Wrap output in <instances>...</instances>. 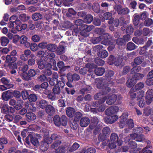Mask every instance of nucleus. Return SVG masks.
<instances>
[{"mask_svg":"<svg viewBox=\"0 0 153 153\" xmlns=\"http://www.w3.org/2000/svg\"><path fill=\"white\" fill-rule=\"evenodd\" d=\"M90 120L87 117L82 118L80 121V125L82 127L87 126L90 123Z\"/></svg>","mask_w":153,"mask_h":153,"instance_id":"nucleus-14","label":"nucleus"},{"mask_svg":"<svg viewBox=\"0 0 153 153\" xmlns=\"http://www.w3.org/2000/svg\"><path fill=\"white\" fill-rule=\"evenodd\" d=\"M28 121L33 120L36 118V115L33 112H28L25 115Z\"/></svg>","mask_w":153,"mask_h":153,"instance_id":"nucleus-30","label":"nucleus"},{"mask_svg":"<svg viewBox=\"0 0 153 153\" xmlns=\"http://www.w3.org/2000/svg\"><path fill=\"white\" fill-rule=\"evenodd\" d=\"M76 121L74 120L72 122L70 123V126L71 128L74 130H76L78 127V124L76 123Z\"/></svg>","mask_w":153,"mask_h":153,"instance_id":"nucleus-56","label":"nucleus"},{"mask_svg":"<svg viewBox=\"0 0 153 153\" xmlns=\"http://www.w3.org/2000/svg\"><path fill=\"white\" fill-rule=\"evenodd\" d=\"M144 24L146 27H149L153 25V21L150 18H148L144 21Z\"/></svg>","mask_w":153,"mask_h":153,"instance_id":"nucleus-52","label":"nucleus"},{"mask_svg":"<svg viewBox=\"0 0 153 153\" xmlns=\"http://www.w3.org/2000/svg\"><path fill=\"white\" fill-rule=\"evenodd\" d=\"M116 57L113 55H110L108 58L107 60V62L109 65L114 64L115 62V60Z\"/></svg>","mask_w":153,"mask_h":153,"instance_id":"nucleus-45","label":"nucleus"},{"mask_svg":"<svg viewBox=\"0 0 153 153\" xmlns=\"http://www.w3.org/2000/svg\"><path fill=\"white\" fill-rule=\"evenodd\" d=\"M114 74V72L112 70H108L106 71L104 78L108 81L107 84L108 86H111L114 84V82L111 80L112 79L111 77L113 76Z\"/></svg>","mask_w":153,"mask_h":153,"instance_id":"nucleus-4","label":"nucleus"},{"mask_svg":"<svg viewBox=\"0 0 153 153\" xmlns=\"http://www.w3.org/2000/svg\"><path fill=\"white\" fill-rule=\"evenodd\" d=\"M92 89V87L90 85H88L86 87L80 90L81 93L83 95L85 94L88 93Z\"/></svg>","mask_w":153,"mask_h":153,"instance_id":"nucleus-39","label":"nucleus"},{"mask_svg":"<svg viewBox=\"0 0 153 153\" xmlns=\"http://www.w3.org/2000/svg\"><path fill=\"white\" fill-rule=\"evenodd\" d=\"M66 147L65 146H61L56 149L55 153H65L66 151Z\"/></svg>","mask_w":153,"mask_h":153,"instance_id":"nucleus-40","label":"nucleus"},{"mask_svg":"<svg viewBox=\"0 0 153 153\" xmlns=\"http://www.w3.org/2000/svg\"><path fill=\"white\" fill-rule=\"evenodd\" d=\"M108 116L104 118V121L106 123L112 124L117 120L118 117L116 115H108Z\"/></svg>","mask_w":153,"mask_h":153,"instance_id":"nucleus-7","label":"nucleus"},{"mask_svg":"<svg viewBox=\"0 0 153 153\" xmlns=\"http://www.w3.org/2000/svg\"><path fill=\"white\" fill-rule=\"evenodd\" d=\"M93 11L97 13H99L100 12V7L99 4L97 2H94L92 6Z\"/></svg>","mask_w":153,"mask_h":153,"instance_id":"nucleus-32","label":"nucleus"},{"mask_svg":"<svg viewBox=\"0 0 153 153\" xmlns=\"http://www.w3.org/2000/svg\"><path fill=\"white\" fill-rule=\"evenodd\" d=\"M95 74L98 76H101L105 72V69L103 68H96L94 70Z\"/></svg>","mask_w":153,"mask_h":153,"instance_id":"nucleus-21","label":"nucleus"},{"mask_svg":"<svg viewBox=\"0 0 153 153\" xmlns=\"http://www.w3.org/2000/svg\"><path fill=\"white\" fill-rule=\"evenodd\" d=\"M32 19L35 21L41 20L43 18L42 15L39 13H36L32 16Z\"/></svg>","mask_w":153,"mask_h":153,"instance_id":"nucleus-29","label":"nucleus"},{"mask_svg":"<svg viewBox=\"0 0 153 153\" xmlns=\"http://www.w3.org/2000/svg\"><path fill=\"white\" fill-rule=\"evenodd\" d=\"M146 98L147 103L148 105L150 104L153 101V89H150L147 91Z\"/></svg>","mask_w":153,"mask_h":153,"instance_id":"nucleus-8","label":"nucleus"},{"mask_svg":"<svg viewBox=\"0 0 153 153\" xmlns=\"http://www.w3.org/2000/svg\"><path fill=\"white\" fill-rule=\"evenodd\" d=\"M21 96V93L19 91L16 90L13 91L12 90H10V98L11 97H13L19 98Z\"/></svg>","mask_w":153,"mask_h":153,"instance_id":"nucleus-34","label":"nucleus"},{"mask_svg":"<svg viewBox=\"0 0 153 153\" xmlns=\"http://www.w3.org/2000/svg\"><path fill=\"white\" fill-rule=\"evenodd\" d=\"M95 62L99 66H102L105 63L104 60L99 57H97L95 58Z\"/></svg>","mask_w":153,"mask_h":153,"instance_id":"nucleus-44","label":"nucleus"},{"mask_svg":"<svg viewBox=\"0 0 153 153\" xmlns=\"http://www.w3.org/2000/svg\"><path fill=\"white\" fill-rule=\"evenodd\" d=\"M85 67L90 69L96 68L97 67L96 65L93 63H88L85 65Z\"/></svg>","mask_w":153,"mask_h":153,"instance_id":"nucleus-64","label":"nucleus"},{"mask_svg":"<svg viewBox=\"0 0 153 153\" xmlns=\"http://www.w3.org/2000/svg\"><path fill=\"white\" fill-rule=\"evenodd\" d=\"M137 65H134L131 70L130 74H134L140 71L141 70V68L140 66Z\"/></svg>","mask_w":153,"mask_h":153,"instance_id":"nucleus-31","label":"nucleus"},{"mask_svg":"<svg viewBox=\"0 0 153 153\" xmlns=\"http://www.w3.org/2000/svg\"><path fill=\"white\" fill-rule=\"evenodd\" d=\"M103 95L102 92H99L95 94L94 96V98L95 100H99L100 99L104 97H103Z\"/></svg>","mask_w":153,"mask_h":153,"instance_id":"nucleus-58","label":"nucleus"},{"mask_svg":"<svg viewBox=\"0 0 153 153\" xmlns=\"http://www.w3.org/2000/svg\"><path fill=\"white\" fill-rule=\"evenodd\" d=\"M107 99V97L104 96L102 98L100 99L98 101L92 102L91 103V106L94 107H98L100 105L103 103Z\"/></svg>","mask_w":153,"mask_h":153,"instance_id":"nucleus-15","label":"nucleus"},{"mask_svg":"<svg viewBox=\"0 0 153 153\" xmlns=\"http://www.w3.org/2000/svg\"><path fill=\"white\" fill-rule=\"evenodd\" d=\"M129 12V9L127 8H122L119 13L118 14L119 15H124L127 14Z\"/></svg>","mask_w":153,"mask_h":153,"instance_id":"nucleus-50","label":"nucleus"},{"mask_svg":"<svg viewBox=\"0 0 153 153\" xmlns=\"http://www.w3.org/2000/svg\"><path fill=\"white\" fill-rule=\"evenodd\" d=\"M85 21L88 23L91 22L93 20V16L90 14H88L85 18Z\"/></svg>","mask_w":153,"mask_h":153,"instance_id":"nucleus-59","label":"nucleus"},{"mask_svg":"<svg viewBox=\"0 0 153 153\" xmlns=\"http://www.w3.org/2000/svg\"><path fill=\"white\" fill-rule=\"evenodd\" d=\"M75 111V110L74 108L70 107L67 108L66 114L69 117L71 118L74 116Z\"/></svg>","mask_w":153,"mask_h":153,"instance_id":"nucleus-18","label":"nucleus"},{"mask_svg":"<svg viewBox=\"0 0 153 153\" xmlns=\"http://www.w3.org/2000/svg\"><path fill=\"white\" fill-rule=\"evenodd\" d=\"M123 58L122 56L116 57L114 64L116 66L120 65L123 61Z\"/></svg>","mask_w":153,"mask_h":153,"instance_id":"nucleus-38","label":"nucleus"},{"mask_svg":"<svg viewBox=\"0 0 153 153\" xmlns=\"http://www.w3.org/2000/svg\"><path fill=\"white\" fill-rule=\"evenodd\" d=\"M103 17L105 19L108 20V24L110 25L113 23L114 18L112 17V14L110 13L107 12L104 13Z\"/></svg>","mask_w":153,"mask_h":153,"instance_id":"nucleus-10","label":"nucleus"},{"mask_svg":"<svg viewBox=\"0 0 153 153\" xmlns=\"http://www.w3.org/2000/svg\"><path fill=\"white\" fill-rule=\"evenodd\" d=\"M38 67L40 70L43 69L45 68V62L42 59L38 60L37 62Z\"/></svg>","mask_w":153,"mask_h":153,"instance_id":"nucleus-41","label":"nucleus"},{"mask_svg":"<svg viewBox=\"0 0 153 153\" xmlns=\"http://www.w3.org/2000/svg\"><path fill=\"white\" fill-rule=\"evenodd\" d=\"M137 47L132 42H128L126 45V50L128 51L134 50Z\"/></svg>","mask_w":153,"mask_h":153,"instance_id":"nucleus-33","label":"nucleus"},{"mask_svg":"<svg viewBox=\"0 0 153 153\" xmlns=\"http://www.w3.org/2000/svg\"><path fill=\"white\" fill-rule=\"evenodd\" d=\"M19 19L22 22H26L30 20V16L28 15L25 13H23L19 15Z\"/></svg>","mask_w":153,"mask_h":153,"instance_id":"nucleus-28","label":"nucleus"},{"mask_svg":"<svg viewBox=\"0 0 153 153\" xmlns=\"http://www.w3.org/2000/svg\"><path fill=\"white\" fill-rule=\"evenodd\" d=\"M144 59V58L143 56H138L134 58L133 62H132L131 63V65L132 66L140 65L143 62Z\"/></svg>","mask_w":153,"mask_h":153,"instance_id":"nucleus-13","label":"nucleus"},{"mask_svg":"<svg viewBox=\"0 0 153 153\" xmlns=\"http://www.w3.org/2000/svg\"><path fill=\"white\" fill-rule=\"evenodd\" d=\"M0 81L4 85L10 86V81L6 78L5 77L2 78L0 79Z\"/></svg>","mask_w":153,"mask_h":153,"instance_id":"nucleus-61","label":"nucleus"},{"mask_svg":"<svg viewBox=\"0 0 153 153\" xmlns=\"http://www.w3.org/2000/svg\"><path fill=\"white\" fill-rule=\"evenodd\" d=\"M16 60V58L15 56H10V68H17V66L15 62Z\"/></svg>","mask_w":153,"mask_h":153,"instance_id":"nucleus-27","label":"nucleus"},{"mask_svg":"<svg viewBox=\"0 0 153 153\" xmlns=\"http://www.w3.org/2000/svg\"><path fill=\"white\" fill-rule=\"evenodd\" d=\"M116 43L117 45L120 46H124L126 45L125 42L122 38H118L116 40Z\"/></svg>","mask_w":153,"mask_h":153,"instance_id":"nucleus-46","label":"nucleus"},{"mask_svg":"<svg viewBox=\"0 0 153 153\" xmlns=\"http://www.w3.org/2000/svg\"><path fill=\"white\" fill-rule=\"evenodd\" d=\"M37 103V105L39 107L42 109H45L48 105V102L44 99L41 100Z\"/></svg>","mask_w":153,"mask_h":153,"instance_id":"nucleus-16","label":"nucleus"},{"mask_svg":"<svg viewBox=\"0 0 153 153\" xmlns=\"http://www.w3.org/2000/svg\"><path fill=\"white\" fill-rule=\"evenodd\" d=\"M29 100L31 102H35L37 99V97L35 94H31L29 95Z\"/></svg>","mask_w":153,"mask_h":153,"instance_id":"nucleus-49","label":"nucleus"},{"mask_svg":"<svg viewBox=\"0 0 153 153\" xmlns=\"http://www.w3.org/2000/svg\"><path fill=\"white\" fill-rule=\"evenodd\" d=\"M66 77L68 80L66 82V85L70 88L74 87V85L71 83L73 81H78L80 79V76L78 74L76 73L72 74L70 73L67 74Z\"/></svg>","mask_w":153,"mask_h":153,"instance_id":"nucleus-2","label":"nucleus"},{"mask_svg":"<svg viewBox=\"0 0 153 153\" xmlns=\"http://www.w3.org/2000/svg\"><path fill=\"white\" fill-rule=\"evenodd\" d=\"M47 77L44 74H42L38 76L37 78V81L39 82H45L46 80Z\"/></svg>","mask_w":153,"mask_h":153,"instance_id":"nucleus-42","label":"nucleus"},{"mask_svg":"<svg viewBox=\"0 0 153 153\" xmlns=\"http://www.w3.org/2000/svg\"><path fill=\"white\" fill-rule=\"evenodd\" d=\"M79 147V144L76 142L74 143L70 148L69 151L71 152L76 150Z\"/></svg>","mask_w":153,"mask_h":153,"instance_id":"nucleus-60","label":"nucleus"},{"mask_svg":"<svg viewBox=\"0 0 153 153\" xmlns=\"http://www.w3.org/2000/svg\"><path fill=\"white\" fill-rule=\"evenodd\" d=\"M136 82L137 81L133 77H129L126 82V85L128 87L130 88L133 86Z\"/></svg>","mask_w":153,"mask_h":153,"instance_id":"nucleus-19","label":"nucleus"},{"mask_svg":"<svg viewBox=\"0 0 153 153\" xmlns=\"http://www.w3.org/2000/svg\"><path fill=\"white\" fill-rule=\"evenodd\" d=\"M27 38L26 36L23 35L20 38V42L21 44H23L26 47H28L30 45V43L27 41Z\"/></svg>","mask_w":153,"mask_h":153,"instance_id":"nucleus-17","label":"nucleus"},{"mask_svg":"<svg viewBox=\"0 0 153 153\" xmlns=\"http://www.w3.org/2000/svg\"><path fill=\"white\" fill-rule=\"evenodd\" d=\"M140 16L137 14H135L133 16V23L134 25L137 26L140 23Z\"/></svg>","mask_w":153,"mask_h":153,"instance_id":"nucleus-26","label":"nucleus"},{"mask_svg":"<svg viewBox=\"0 0 153 153\" xmlns=\"http://www.w3.org/2000/svg\"><path fill=\"white\" fill-rule=\"evenodd\" d=\"M58 77L57 75H53L52 77L50 80L49 82L50 84L51 85H56L58 83Z\"/></svg>","mask_w":153,"mask_h":153,"instance_id":"nucleus-20","label":"nucleus"},{"mask_svg":"<svg viewBox=\"0 0 153 153\" xmlns=\"http://www.w3.org/2000/svg\"><path fill=\"white\" fill-rule=\"evenodd\" d=\"M21 94L23 100H26L28 98L29 94L27 90H24L22 91Z\"/></svg>","mask_w":153,"mask_h":153,"instance_id":"nucleus-63","label":"nucleus"},{"mask_svg":"<svg viewBox=\"0 0 153 153\" xmlns=\"http://www.w3.org/2000/svg\"><path fill=\"white\" fill-rule=\"evenodd\" d=\"M57 66L61 72H64L71 68L69 65H66L64 62L62 61H59L57 62Z\"/></svg>","mask_w":153,"mask_h":153,"instance_id":"nucleus-9","label":"nucleus"},{"mask_svg":"<svg viewBox=\"0 0 153 153\" xmlns=\"http://www.w3.org/2000/svg\"><path fill=\"white\" fill-rule=\"evenodd\" d=\"M94 31L95 33L100 35L104 34L105 32V30L101 28H97L95 29Z\"/></svg>","mask_w":153,"mask_h":153,"instance_id":"nucleus-55","label":"nucleus"},{"mask_svg":"<svg viewBox=\"0 0 153 153\" xmlns=\"http://www.w3.org/2000/svg\"><path fill=\"white\" fill-rule=\"evenodd\" d=\"M57 48V45L54 44L49 43L48 44L47 49L51 52H55Z\"/></svg>","mask_w":153,"mask_h":153,"instance_id":"nucleus-35","label":"nucleus"},{"mask_svg":"<svg viewBox=\"0 0 153 153\" xmlns=\"http://www.w3.org/2000/svg\"><path fill=\"white\" fill-rule=\"evenodd\" d=\"M98 56L101 58H105L108 56V52L105 50H101L97 53Z\"/></svg>","mask_w":153,"mask_h":153,"instance_id":"nucleus-24","label":"nucleus"},{"mask_svg":"<svg viewBox=\"0 0 153 153\" xmlns=\"http://www.w3.org/2000/svg\"><path fill=\"white\" fill-rule=\"evenodd\" d=\"M25 142L28 145H30L31 143L33 145L36 146H37L39 145L38 139L31 134H29L25 138Z\"/></svg>","mask_w":153,"mask_h":153,"instance_id":"nucleus-3","label":"nucleus"},{"mask_svg":"<svg viewBox=\"0 0 153 153\" xmlns=\"http://www.w3.org/2000/svg\"><path fill=\"white\" fill-rule=\"evenodd\" d=\"M134 28L132 25H128L126 27V33H128L131 34L134 32Z\"/></svg>","mask_w":153,"mask_h":153,"instance_id":"nucleus-51","label":"nucleus"},{"mask_svg":"<svg viewBox=\"0 0 153 153\" xmlns=\"http://www.w3.org/2000/svg\"><path fill=\"white\" fill-rule=\"evenodd\" d=\"M117 95L114 94H112L109 96L106 102V103L109 105H111L114 104L117 100Z\"/></svg>","mask_w":153,"mask_h":153,"instance_id":"nucleus-11","label":"nucleus"},{"mask_svg":"<svg viewBox=\"0 0 153 153\" xmlns=\"http://www.w3.org/2000/svg\"><path fill=\"white\" fill-rule=\"evenodd\" d=\"M110 141L116 143L119 146H121L122 144V141L119 139L117 134L115 133H112L111 134Z\"/></svg>","mask_w":153,"mask_h":153,"instance_id":"nucleus-5","label":"nucleus"},{"mask_svg":"<svg viewBox=\"0 0 153 153\" xmlns=\"http://www.w3.org/2000/svg\"><path fill=\"white\" fill-rule=\"evenodd\" d=\"M144 75L142 74L137 73L134 74L133 76L137 81V80L142 79L144 77Z\"/></svg>","mask_w":153,"mask_h":153,"instance_id":"nucleus-47","label":"nucleus"},{"mask_svg":"<svg viewBox=\"0 0 153 153\" xmlns=\"http://www.w3.org/2000/svg\"><path fill=\"white\" fill-rule=\"evenodd\" d=\"M1 45L4 46L7 45L9 42L8 39L5 37H1Z\"/></svg>","mask_w":153,"mask_h":153,"instance_id":"nucleus-48","label":"nucleus"},{"mask_svg":"<svg viewBox=\"0 0 153 153\" xmlns=\"http://www.w3.org/2000/svg\"><path fill=\"white\" fill-rule=\"evenodd\" d=\"M39 145L40 149L42 152L46 151L48 149L49 145L45 141H41Z\"/></svg>","mask_w":153,"mask_h":153,"instance_id":"nucleus-23","label":"nucleus"},{"mask_svg":"<svg viewBox=\"0 0 153 153\" xmlns=\"http://www.w3.org/2000/svg\"><path fill=\"white\" fill-rule=\"evenodd\" d=\"M45 111L48 115L52 116L55 112V109L52 105L48 104L45 108Z\"/></svg>","mask_w":153,"mask_h":153,"instance_id":"nucleus-12","label":"nucleus"},{"mask_svg":"<svg viewBox=\"0 0 153 153\" xmlns=\"http://www.w3.org/2000/svg\"><path fill=\"white\" fill-rule=\"evenodd\" d=\"M65 51V47L62 45H59L57 46V48L55 51L56 53L58 55H60L63 54Z\"/></svg>","mask_w":153,"mask_h":153,"instance_id":"nucleus-25","label":"nucleus"},{"mask_svg":"<svg viewBox=\"0 0 153 153\" xmlns=\"http://www.w3.org/2000/svg\"><path fill=\"white\" fill-rule=\"evenodd\" d=\"M102 92L103 95L106 94L110 92L111 91V89L109 87L105 86L102 88Z\"/></svg>","mask_w":153,"mask_h":153,"instance_id":"nucleus-62","label":"nucleus"},{"mask_svg":"<svg viewBox=\"0 0 153 153\" xmlns=\"http://www.w3.org/2000/svg\"><path fill=\"white\" fill-rule=\"evenodd\" d=\"M53 93L54 94L59 95L61 92L60 88L59 86L55 85L54 86L53 89Z\"/></svg>","mask_w":153,"mask_h":153,"instance_id":"nucleus-43","label":"nucleus"},{"mask_svg":"<svg viewBox=\"0 0 153 153\" xmlns=\"http://www.w3.org/2000/svg\"><path fill=\"white\" fill-rule=\"evenodd\" d=\"M102 38V36H100L99 37H94L92 39V42L94 44H97L101 40Z\"/></svg>","mask_w":153,"mask_h":153,"instance_id":"nucleus-57","label":"nucleus"},{"mask_svg":"<svg viewBox=\"0 0 153 153\" xmlns=\"http://www.w3.org/2000/svg\"><path fill=\"white\" fill-rule=\"evenodd\" d=\"M63 27L65 29H72L74 27V25L70 22L68 21H65L62 25Z\"/></svg>","mask_w":153,"mask_h":153,"instance_id":"nucleus-37","label":"nucleus"},{"mask_svg":"<svg viewBox=\"0 0 153 153\" xmlns=\"http://www.w3.org/2000/svg\"><path fill=\"white\" fill-rule=\"evenodd\" d=\"M128 115L125 113H123L122 115L120 117V122L122 124H124L125 121L127 120Z\"/></svg>","mask_w":153,"mask_h":153,"instance_id":"nucleus-54","label":"nucleus"},{"mask_svg":"<svg viewBox=\"0 0 153 153\" xmlns=\"http://www.w3.org/2000/svg\"><path fill=\"white\" fill-rule=\"evenodd\" d=\"M1 97L3 100L8 101L10 100V90L3 92L2 94Z\"/></svg>","mask_w":153,"mask_h":153,"instance_id":"nucleus-22","label":"nucleus"},{"mask_svg":"<svg viewBox=\"0 0 153 153\" xmlns=\"http://www.w3.org/2000/svg\"><path fill=\"white\" fill-rule=\"evenodd\" d=\"M103 134L107 137L108 136L111 132L110 129L108 127H105L102 130Z\"/></svg>","mask_w":153,"mask_h":153,"instance_id":"nucleus-53","label":"nucleus"},{"mask_svg":"<svg viewBox=\"0 0 153 153\" xmlns=\"http://www.w3.org/2000/svg\"><path fill=\"white\" fill-rule=\"evenodd\" d=\"M118 110V108L117 106L111 107L107 109L105 113L107 115H113L117 112Z\"/></svg>","mask_w":153,"mask_h":153,"instance_id":"nucleus-6","label":"nucleus"},{"mask_svg":"<svg viewBox=\"0 0 153 153\" xmlns=\"http://www.w3.org/2000/svg\"><path fill=\"white\" fill-rule=\"evenodd\" d=\"M1 111L2 113L4 114H9L10 109L8 105L7 104H4Z\"/></svg>","mask_w":153,"mask_h":153,"instance_id":"nucleus-36","label":"nucleus"},{"mask_svg":"<svg viewBox=\"0 0 153 153\" xmlns=\"http://www.w3.org/2000/svg\"><path fill=\"white\" fill-rule=\"evenodd\" d=\"M53 120L55 125L59 127L61 125L66 127L67 125L68 118L66 116L62 115L60 117L58 115H55Z\"/></svg>","mask_w":153,"mask_h":153,"instance_id":"nucleus-1","label":"nucleus"}]
</instances>
